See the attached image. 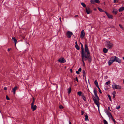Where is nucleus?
<instances>
[{
    "label": "nucleus",
    "instance_id": "b1692460",
    "mask_svg": "<svg viewBox=\"0 0 124 124\" xmlns=\"http://www.w3.org/2000/svg\"><path fill=\"white\" fill-rule=\"evenodd\" d=\"M85 120L86 121H89V120L88 119V116L87 114H86L85 116Z\"/></svg>",
    "mask_w": 124,
    "mask_h": 124
},
{
    "label": "nucleus",
    "instance_id": "f3484780",
    "mask_svg": "<svg viewBox=\"0 0 124 124\" xmlns=\"http://www.w3.org/2000/svg\"><path fill=\"white\" fill-rule=\"evenodd\" d=\"M113 11L112 13H114L115 15H116L118 12V11L116 9L114 8L113 9Z\"/></svg>",
    "mask_w": 124,
    "mask_h": 124
},
{
    "label": "nucleus",
    "instance_id": "338daca9",
    "mask_svg": "<svg viewBox=\"0 0 124 124\" xmlns=\"http://www.w3.org/2000/svg\"><path fill=\"white\" fill-rule=\"evenodd\" d=\"M103 4L104 5H105L106 3H105V2H103Z\"/></svg>",
    "mask_w": 124,
    "mask_h": 124
},
{
    "label": "nucleus",
    "instance_id": "9b49d317",
    "mask_svg": "<svg viewBox=\"0 0 124 124\" xmlns=\"http://www.w3.org/2000/svg\"><path fill=\"white\" fill-rule=\"evenodd\" d=\"M105 13L106 14L107 16L108 17V18L109 19H112L113 16L112 15H110L109 14L106 12H105Z\"/></svg>",
    "mask_w": 124,
    "mask_h": 124
},
{
    "label": "nucleus",
    "instance_id": "20e7f679",
    "mask_svg": "<svg viewBox=\"0 0 124 124\" xmlns=\"http://www.w3.org/2000/svg\"><path fill=\"white\" fill-rule=\"evenodd\" d=\"M57 61L61 63H63L66 62V61L64 57H61L57 60Z\"/></svg>",
    "mask_w": 124,
    "mask_h": 124
},
{
    "label": "nucleus",
    "instance_id": "c756f323",
    "mask_svg": "<svg viewBox=\"0 0 124 124\" xmlns=\"http://www.w3.org/2000/svg\"><path fill=\"white\" fill-rule=\"evenodd\" d=\"M110 118L111 119H112L114 122V123L115 124H116V122L115 121V119L113 118V116H112V117H111Z\"/></svg>",
    "mask_w": 124,
    "mask_h": 124
},
{
    "label": "nucleus",
    "instance_id": "864d4df0",
    "mask_svg": "<svg viewBox=\"0 0 124 124\" xmlns=\"http://www.w3.org/2000/svg\"><path fill=\"white\" fill-rule=\"evenodd\" d=\"M11 49V48H9L8 49V51H9Z\"/></svg>",
    "mask_w": 124,
    "mask_h": 124
},
{
    "label": "nucleus",
    "instance_id": "0eeeda50",
    "mask_svg": "<svg viewBox=\"0 0 124 124\" xmlns=\"http://www.w3.org/2000/svg\"><path fill=\"white\" fill-rule=\"evenodd\" d=\"M85 10L87 14H89L92 12V11L90 9L89 7H86L85 8Z\"/></svg>",
    "mask_w": 124,
    "mask_h": 124
},
{
    "label": "nucleus",
    "instance_id": "7ed1b4c3",
    "mask_svg": "<svg viewBox=\"0 0 124 124\" xmlns=\"http://www.w3.org/2000/svg\"><path fill=\"white\" fill-rule=\"evenodd\" d=\"M94 92L95 96H94L93 95L92 96V98L94 102V101L96 100L97 101H99V100H100L99 98L97 95V91L95 88L94 89Z\"/></svg>",
    "mask_w": 124,
    "mask_h": 124
},
{
    "label": "nucleus",
    "instance_id": "a19ab883",
    "mask_svg": "<svg viewBox=\"0 0 124 124\" xmlns=\"http://www.w3.org/2000/svg\"><path fill=\"white\" fill-rule=\"evenodd\" d=\"M110 83V81H108V82H106L105 83V84L108 85Z\"/></svg>",
    "mask_w": 124,
    "mask_h": 124
},
{
    "label": "nucleus",
    "instance_id": "4468645a",
    "mask_svg": "<svg viewBox=\"0 0 124 124\" xmlns=\"http://www.w3.org/2000/svg\"><path fill=\"white\" fill-rule=\"evenodd\" d=\"M19 88L18 86H16L12 89V92L13 93L15 94L16 93V91Z\"/></svg>",
    "mask_w": 124,
    "mask_h": 124
},
{
    "label": "nucleus",
    "instance_id": "f257e3e1",
    "mask_svg": "<svg viewBox=\"0 0 124 124\" xmlns=\"http://www.w3.org/2000/svg\"><path fill=\"white\" fill-rule=\"evenodd\" d=\"M85 51H84H84L83 53H82V51H81V55L84 56L86 55H89V54H90L87 43L85 44Z\"/></svg>",
    "mask_w": 124,
    "mask_h": 124
},
{
    "label": "nucleus",
    "instance_id": "5fc2aeb1",
    "mask_svg": "<svg viewBox=\"0 0 124 124\" xmlns=\"http://www.w3.org/2000/svg\"><path fill=\"white\" fill-rule=\"evenodd\" d=\"M114 0V2L115 3H116V0Z\"/></svg>",
    "mask_w": 124,
    "mask_h": 124
},
{
    "label": "nucleus",
    "instance_id": "09e8293b",
    "mask_svg": "<svg viewBox=\"0 0 124 124\" xmlns=\"http://www.w3.org/2000/svg\"><path fill=\"white\" fill-rule=\"evenodd\" d=\"M79 72V71H76V73L78 74H80V73Z\"/></svg>",
    "mask_w": 124,
    "mask_h": 124
},
{
    "label": "nucleus",
    "instance_id": "680f3d73",
    "mask_svg": "<svg viewBox=\"0 0 124 124\" xmlns=\"http://www.w3.org/2000/svg\"><path fill=\"white\" fill-rule=\"evenodd\" d=\"M93 10L94 11H96L97 10V9L96 8H94Z\"/></svg>",
    "mask_w": 124,
    "mask_h": 124
},
{
    "label": "nucleus",
    "instance_id": "ea45409f",
    "mask_svg": "<svg viewBox=\"0 0 124 124\" xmlns=\"http://www.w3.org/2000/svg\"><path fill=\"white\" fill-rule=\"evenodd\" d=\"M108 96L109 99V100L111 101H112V100H111V96H110V95H109V94H108Z\"/></svg>",
    "mask_w": 124,
    "mask_h": 124
},
{
    "label": "nucleus",
    "instance_id": "4be33fe9",
    "mask_svg": "<svg viewBox=\"0 0 124 124\" xmlns=\"http://www.w3.org/2000/svg\"><path fill=\"white\" fill-rule=\"evenodd\" d=\"M81 57L82 59V61L83 63V65H85V63L84 61V56L81 55Z\"/></svg>",
    "mask_w": 124,
    "mask_h": 124
},
{
    "label": "nucleus",
    "instance_id": "c03bdc74",
    "mask_svg": "<svg viewBox=\"0 0 124 124\" xmlns=\"http://www.w3.org/2000/svg\"><path fill=\"white\" fill-rule=\"evenodd\" d=\"M35 101H33L32 103L31 104V105H34L35 103Z\"/></svg>",
    "mask_w": 124,
    "mask_h": 124
},
{
    "label": "nucleus",
    "instance_id": "473e14b6",
    "mask_svg": "<svg viewBox=\"0 0 124 124\" xmlns=\"http://www.w3.org/2000/svg\"><path fill=\"white\" fill-rule=\"evenodd\" d=\"M82 98L85 101H86V98L84 95H83Z\"/></svg>",
    "mask_w": 124,
    "mask_h": 124
},
{
    "label": "nucleus",
    "instance_id": "e2e57ef3",
    "mask_svg": "<svg viewBox=\"0 0 124 124\" xmlns=\"http://www.w3.org/2000/svg\"><path fill=\"white\" fill-rule=\"evenodd\" d=\"M32 99H33V101H35V99L34 97H33L32 98Z\"/></svg>",
    "mask_w": 124,
    "mask_h": 124
},
{
    "label": "nucleus",
    "instance_id": "f704fd0d",
    "mask_svg": "<svg viewBox=\"0 0 124 124\" xmlns=\"http://www.w3.org/2000/svg\"><path fill=\"white\" fill-rule=\"evenodd\" d=\"M109 88V86H106V87L105 90H108Z\"/></svg>",
    "mask_w": 124,
    "mask_h": 124
},
{
    "label": "nucleus",
    "instance_id": "dca6fc26",
    "mask_svg": "<svg viewBox=\"0 0 124 124\" xmlns=\"http://www.w3.org/2000/svg\"><path fill=\"white\" fill-rule=\"evenodd\" d=\"M116 58L117 57L116 56H112L110 58V60L114 62L115 61Z\"/></svg>",
    "mask_w": 124,
    "mask_h": 124
},
{
    "label": "nucleus",
    "instance_id": "ddd939ff",
    "mask_svg": "<svg viewBox=\"0 0 124 124\" xmlns=\"http://www.w3.org/2000/svg\"><path fill=\"white\" fill-rule=\"evenodd\" d=\"M37 106L36 105H31V108L32 109V110L33 111L36 110L37 109Z\"/></svg>",
    "mask_w": 124,
    "mask_h": 124
},
{
    "label": "nucleus",
    "instance_id": "0e129e2a",
    "mask_svg": "<svg viewBox=\"0 0 124 124\" xmlns=\"http://www.w3.org/2000/svg\"><path fill=\"white\" fill-rule=\"evenodd\" d=\"M69 124H71V123L70 122V120L69 121Z\"/></svg>",
    "mask_w": 124,
    "mask_h": 124
},
{
    "label": "nucleus",
    "instance_id": "72a5a7b5",
    "mask_svg": "<svg viewBox=\"0 0 124 124\" xmlns=\"http://www.w3.org/2000/svg\"><path fill=\"white\" fill-rule=\"evenodd\" d=\"M82 92L81 91H79L78 92L77 94L79 96H81V95Z\"/></svg>",
    "mask_w": 124,
    "mask_h": 124
},
{
    "label": "nucleus",
    "instance_id": "bf43d9fd",
    "mask_svg": "<svg viewBox=\"0 0 124 124\" xmlns=\"http://www.w3.org/2000/svg\"><path fill=\"white\" fill-rule=\"evenodd\" d=\"M75 43L76 44V45H78L77 42L76 41Z\"/></svg>",
    "mask_w": 124,
    "mask_h": 124
},
{
    "label": "nucleus",
    "instance_id": "5701e85b",
    "mask_svg": "<svg viewBox=\"0 0 124 124\" xmlns=\"http://www.w3.org/2000/svg\"><path fill=\"white\" fill-rule=\"evenodd\" d=\"M12 39L13 41L14 42L15 45H16L17 42L16 39L14 37H12Z\"/></svg>",
    "mask_w": 124,
    "mask_h": 124
},
{
    "label": "nucleus",
    "instance_id": "69168bd1",
    "mask_svg": "<svg viewBox=\"0 0 124 124\" xmlns=\"http://www.w3.org/2000/svg\"><path fill=\"white\" fill-rule=\"evenodd\" d=\"M112 85H116V84H115V83L114 84H114H113Z\"/></svg>",
    "mask_w": 124,
    "mask_h": 124
},
{
    "label": "nucleus",
    "instance_id": "423d86ee",
    "mask_svg": "<svg viewBox=\"0 0 124 124\" xmlns=\"http://www.w3.org/2000/svg\"><path fill=\"white\" fill-rule=\"evenodd\" d=\"M67 36L69 38H71L72 35H73L72 32L68 31L66 33Z\"/></svg>",
    "mask_w": 124,
    "mask_h": 124
},
{
    "label": "nucleus",
    "instance_id": "4d7b16f0",
    "mask_svg": "<svg viewBox=\"0 0 124 124\" xmlns=\"http://www.w3.org/2000/svg\"><path fill=\"white\" fill-rule=\"evenodd\" d=\"M108 110L110 111H111V110L110 109V108L109 107H108Z\"/></svg>",
    "mask_w": 124,
    "mask_h": 124
},
{
    "label": "nucleus",
    "instance_id": "49530a36",
    "mask_svg": "<svg viewBox=\"0 0 124 124\" xmlns=\"http://www.w3.org/2000/svg\"><path fill=\"white\" fill-rule=\"evenodd\" d=\"M81 115H83V114H84V111H82V110H81Z\"/></svg>",
    "mask_w": 124,
    "mask_h": 124
},
{
    "label": "nucleus",
    "instance_id": "f03ea898",
    "mask_svg": "<svg viewBox=\"0 0 124 124\" xmlns=\"http://www.w3.org/2000/svg\"><path fill=\"white\" fill-rule=\"evenodd\" d=\"M105 45L108 49H111L114 46L113 44L109 40L106 41Z\"/></svg>",
    "mask_w": 124,
    "mask_h": 124
},
{
    "label": "nucleus",
    "instance_id": "603ef678",
    "mask_svg": "<svg viewBox=\"0 0 124 124\" xmlns=\"http://www.w3.org/2000/svg\"><path fill=\"white\" fill-rule=\"evenodd\" d=\"M4 89L5 90H6L7 89V87H4Z\"/></svg>",
    "mask_w": 124,
    "mask_h": 124
},
{
    "label": "nucleus",
    "instance_id": "c85d7f7f",
    "mask_svg": "<svg viewBox=\"0 0 124 124\" xmlns=\"http://www.w3.org/2000/svg\"><path fill=\"white\" fill-rule=\"evenodd\" d=\"M113 62H112V61H111L110 60H109L108 61V65H111L112 64V63H113Z\"/></svg>",
    "mask_w": 124,
    "mask_h": 124
},
{
    "label": "nucleus",
    "instance_id": "aec40b11",
    "mask_svg": "<svg viewBox=\"0 0 124 124\" xmlns=\"http://www.w3.org/2000/svg\"><path fill=\"white\" fill-rule=\"evenodd\" d=\"M108 49L106 48H104L103 49V51L104 53H106L107 52Z\"/></svg>",
    "mask_w": 124,
    "mask_h": 124
},
{
    "label": "nucleus",
    "instance_id": "4c0bfd02",
    "mask_svg": "<svg viewBox=\"0 0 124 124\" xmlns=\"http://www.w3.org/2000/svg\"><path fill=\"white\" fill-rule=\"evenodd\" d=\"M119 25L120 26V28H121L123 30H124V28L123 27V26L122 25L119 24Z\"/></svg>",
    "mask_w": 124,
    "mask_h": 124
},
{
    "label": "nucleus",
    "instance_id": "de8ad7c7",
    "mask_svg": "<svg viewBox=\"0 0 124 124\" xmlns=\"http://www.w3.org/2000/svg\"><path fill=\"white\" fill-rule=\"evenodd\" d=\"M75 80L76 81H77L78 82V78H77V77H76L75 78Z\"/></svg>",
    "mask_w": 124,
    "mask_h": 124
},
{
    "label": "nucleus",
    "instance_id": "3c124183",
    "mask_svg": "<svg viewBox=\"0 0 124 124\" xmlns=\"http://www.w3.org/2000/svg\"><path fill=\"white\" fill-rule=\"evenodd\" d=\"M84 60L85 61H86L87 60V58H84Z\"/></svg>",
    "mask_w": 124,
    "mask_h": 124
},
{
    "label": "nucleus",
    "instance_id": "58836bf2",
    "mask_svg": "<svg viewBox=\"0 0 124 124\" xmlns=\"http://www.w3.org/2000/svg\"><path fill=\"white\" fill-rule=\"evenodd\" d=\"M94 83L95 85H98V83L97 80H96L94 81Z\"/></svg>",
    "mask_w": 124,
    "mask_h": 124
},
{
    "label": "nucleus",
    "instance_id": "37998d69",
    "mask_svg": "<svg viewBox=\"0 0 124 124\" xmlns=\"http://www.w3.org/2000/svg\"><path fill=\"white\" fill-rule=\"evenodd\" d=\"M6 99L7 100H10V98L8 97V96L7 95L6 96Z\"/></svg>",
    "mask_w": 124,
    "mask_h": 124
},
{
    "label": "nucleus",
    "instance_id": "7c9ffc66",
    "mask_svg": "<svg viewBox=\"0 0 124 124\" xmlns=\"http://www.w3.org/2000/svg\"><path fill=\"white\" fill-rule=\"evenodd\" d=\"M75 46L76 47V49L78 50H79L80 49V47H79V46L78 45H75Z\"/></svg>",
    "mask_w": 124,
    "mask_h": 124
},
{
    "label": "nucleus",
    "instance_id": "9d476101",
    "mask_svg": "<svg viewBox=\"0 0 124 124\" xmlns=\"http://www.w3.org/2000/svg\"><path fill=\"white\" fill-rule=\"evenodd\" d=\"M105 112L106 113L108 117L110 118L112 116L110 112L108 110H106L105 111Z\"/></svg>",
    "mask_w": 124,
    "mask_h": 124
},
{
    "label": "nucleus",
    "instance_id": "13d9d810",
    "mask_svg": "<svg viewBox=\"0 0 124 124\" xmlns=\"http://www.w3.org/2000/svg\"><path fill=\"white\" fill-rule=\"evenodd\" d=\"M25 38V37L24 36H23L22 37V38L23 39H24Z\"/></svg>",
    "mask_w": 124,
    "mask_h": 124
},
{
    "label": "nucleus",
    "instance_id": "c9c22d12",
    "mask_svg": "<svg viewBox=\"0 0 124 124\" xmlns=\"http://www.w3.org/2000/svg\"><path fill=\"white\" fill-rule=\"evenodd\" d=\"M96 86L98 87V89H99V91L100 92V93H102V92L101 91V90L99 87V86Z\"/></svg>",
    "mask_w": 124,
    "mask_h": 124
},
{
    "label": "nucleus",
    "instance_id": "052dcab7",
    "mask_svg": "<svg viewBox=\"0 0 124 124\" xmlns=\"http://www.w3.org/2000/svg\"><path fill=\"white\" fill-rule=\"evenodd\" d=\"M78 15H76L75 16V17H78Z\"/></svg>",
    "mask_w": 124,
    "mask_h": 124
},
{
    "label": "nucleus",
    "instance_id": "bb28decb",
    "mask_svg": "<svg viewBox=\"0 0 124 124\" xmlns=\"http://www.w3.org/2000/svg\"><path fill=\"white\" fill-rule=\"evenodd\" d=\"M98 9L100 12H105V11H104L103 10H102V9L100 8L99 7H98Z\"/></svg>",
    "mask_w": 124,
    "mask_h": 124
},
{
    "label": "nucleus",
    "instance_id": "a211bd4d",
    "mask_svg": "<svg viewBox=\"0 0 124 124\" xmlns=\"http://www.w3.org/2000/svg\"><path fill=\"white\" fill-rule=\"evenodd\" d=\"M116 61L119 63H120L121 62V60L119 59V58H118L117 57V58H116V61Z\"/></svg>",
    "mask_w": 124,
    "mask_h": 124
},
{
    "label": "nucleus",
    "instance_id": "393cba45",
    "mask_svg": "<svg viewBox=\"0 0 124 124\" xmlns=\"http://www.w3.org/2000/svg\"><path fill=\"white\" fill-rule=\"evenodd\" d=\"M80 44L81 45V51L82 52V53L84 51V47L82 44L80 42Z\"/></svg>",
    "mask_w": 124,
    "mask_h": 124
},
{
    "label": "nucleus",
    "instance_id": "774afa93",
    "mask_svg": "<svg viewBox=\"0 0 124 124\" xmlns=\"http://www.w3.org/2000/svg\"><path fill=\"white\" fill-rule=\"evenodd\" d=\"M123 60H124V57H123Z\"/></svg>",
    "mask_w": 124,
    "mask_h": 124
},
{
    "label": "nucleus",
    "instance_id": "cd10ccee",
    "mask_svg": "<svg viewBox=\"0 0 124 124\" xmlns=\"http://www.w3.org/2000/svg\"><path fill=\"white\" fill-rule=\"evenodd\" d=\"M82 73H83V76L84 77H85L86 78V76L85 75V71L84 70H82Z\"/></svg>",
    "mask_w": 124,
    "mask_h": 124
},
{
    "label": "nucleus",
    "instance_id": "e433bc0d",
    "mask_svg": "<svg viewBox=\"0 0 124 124\" xmlns=\"http://www.w3.org/2000/svg\"><path fill=\"white\" fill-rule=\"evenodd\" d=\"M103 122L104 124H108L107 122L105 120H103Z\"/></svg>",
    "mask_w": 124,
    "mask_h": 124
},
{
    "label": "nucleus",
    "instance_id": "412c9836",
    "mask_svg": "<svg viewBox=\"0 0 124 124\" xmlns=\"http://www.w3.org/2000/svg\"><path fill=\"white\" fill-rule=\"evenodd\" d=\"M68 93V94H70L71 92V87H70L69 88L67 89Z\"/></svg>",
    "mask_w": 124,
    "mask_h": 124
},
{
    "label": "nucleus",
    "instance_id": "2f4dec72",
    "mask_svg": "<svg viewBox=\"0 0 124 124\" xmlns=\"http://www.w3.org/2000/svg\"><path fill=\"white\" fill-rule=\"evenodd\" d=\"M81 5L83 6L84 8H85L86 7V5L83 2H82L81 3Z\"/></svg>",
    "mask_w": 124,
    "mask_h": 124
},
{
    "label": "nucleus",
    "instance_id": "2eb2a0df",
    "mask_svg": "<svg viewBox=\"0 0 124 124\" xmlns=\"http://www.w3.org/2000/svg\"><path fill=\"white\" fill-rule=\"evenodd\" d=\"M94 103L97 106L99 110V101H97L96 100H95L94 101Z\"/></svg>",
    "mask_w": 124,
    "mask_h": 124
},
{
    "label": "nucleus",
    "instance_id": "f8f14e48",
    "mask_svg": "<svg viewBox=\"0 0 124 124\" xmlns=\"http://www.w3.org/2000/svg\"><path fill=\"white\" fill-rule=\"evenodd\" d=\"M112 88L114 89V88L117 89H120L121 88V86H112Z\"/></svg>",
    "mask_w": 124,
    "mask_h": 124
},
{
    "label": "nucleus",
    "instance_id": "79ce46f5",
    "mask_svg": "<svg viewBox=\"0 0 124 124\" xmlns=\"http://www.w3.org/2000/svg\"><path fill=\"white\" fill-rule=\"evenodd\" d=\"M59 108L60 109H61L62 108H63V107L61 105H60L59 106Z\"/></svg>",
    "mask_w": 124,
    "mask_h": 124
},
{
    "label": "nucleus",
    "instance_id": "6e6552de",
    "mask_svg": "<svg viewBox=\"0 0 124 124\" xmlns=\"http://www.w3.org/2000/svg\"><path fill=\"white\" fill-rule=\"evenodd\" d=\"M90 1L92 4H94L95 3H99L100 2L99 0H91Z\"/></svg>",
    "mask_w": 124,
    "mask_h": 124
},
{
    "label": "nucleus",
    "instance_id": "8fccbe9b",
    "mask_svg": "<svg viewBox=\"0 0 124 124\" xmlns=\"http://www.w3.org/2000/svg\"><path fill=\"white\" fill-rule=\"evenodd\" d=\"M120 106H118L117 107H116V108L117 109H118L120 108Z\"/></svg>",
    "mask_w": 124,
    "mask_h": 124
},
{
    "label": "nucleus",
    "instance_id": "6e6d98bb",
    "mask_svg": "<svg viewBox=\"0 0 124 124\" xmlns=\"http://www.w3.org/2000/svg\"><path fill=\"white\" fill-rule=\"evenodd\" d=\"M70 72L71 73L72 72V69H70Z\"/></svg>",
    "mask_w": 124,
    "mask_h": 124
},
{
    "label": "nucleus",
    "instance_id": "a878e982",
    "mask_svg": "<svg viewBox=\"0 0 124 124\" xmlns=\"http://www.w3.org/2000/svg\"><path fill=\"white\" fill-rule=\"evenodd\" d=\"M116 92L115 91H114L113 92L112 94L113 95V97L114 98H115V97L116 96Z\"/></svg>",
    "mask_w": 124,
    "mask_h": 124
},
{
    "label": "nucleus",
    "instance_id": "a18cd8bd",
    "mask_svg": "<svg viewBox=\"0 0 124 124\" xmlns=\"http://www.w3.org/2000/svg\"><path fill=\"white\" fill-rule=\"evenodd\" d=\"M81 70H82V69H81V68L80 67L78 69V71L81 72Z\"/></svg>",
    "mask_w": 124,
    "mask_h": 124
},
{
    "label": "nucleus",
    "instance_id": "39448f33",
    "mask_svg": "<svg viewBox=\"0 0 124 124\" xmlns=\"http://www.w3.org/2000/svg\"><path fill=\"white\" fill-rule=\"evenodd\" d=\"M84 58H87V60L89 62H91L92 61V59H91L90 54L89 55H84Z\"/></svg>",
    "mask_w": 124,
    "mask_h": 124
},
{
    "label": "nucleus",
    "instance_id": "6ab92c4d",
    "mask_svg": "<svg viewBox=\"0 0 124 124\" xmlns=\"http://www.w3.org/2000/svg\"><path fill=\"white\" fill-rule=\"evenodd\" d=\"M124 10V7H120L118 9V11L119 12H121Z\"/></svg>",
    "mask_w": 124,
    "mask_h": 124
},
{
    "label": "nucleus",
    "instance_id": "1a4fd4ad",
    "mask_svg": "<svg viewBox=\"0 0 124 124\" xmlns=\"http://www.w3.org/2000/svg\"><path fill=\"white\" fill-rule=\"evenodd\" d=\"M85 36V33L84 31L83 30H82L81 31V33L80 34V37L81 39L84 38Z\"/></svg>",
    "mask_w": 124,
    "mask_h": 124
}]
</instances>
